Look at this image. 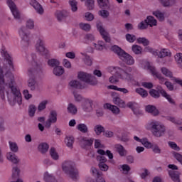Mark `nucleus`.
Listing matches in <instances>:
<instances>
[{
  "label": "nucleus",
  "mask_w": 182,
  "mask_h": 182,
  "mask_svg": "<svg viewBox=\"0 0 182 182\" xmlns=\"http://www.w3.org/2000/svg\"><path fill=\"white\" fill-rule=\"evenodd\" d=\"M1 53L3 58H4L5 60L7 62L9 65V70L5 74V77L6 79V82H5V78H4V70L0 68V96L2 100L5 99V90L10 89L11 93L14 95V98L13 102L11 101L9 98V92L6 91L8 100L11 105V106H15L16 103H18V106L22 105V94H21V91L16 88L15 85V78L14 77V74H12V70L14 69V63H12V57L8 53L5 47H2L1 49Z\"/></svg>",
  "instance_id": "obj_1"
},
{
  "label": "nucleus",
  "mask_w": 182,
  "mask_h": 182,
  "mask_svg": "<svg viewBox=\"0 0 182 182\" xmlns=\"http://www.w3.org/2000/svg\"><path fill=\"white\" fill-rule=\"evenodd\" d=\"M33 65L35 66V69H29L28 71V75L29 76V80L28 81V87L31 90H35V85H36V81H35V73H38L42 70V66L38 65L36 62V54L31 55Z\"/></svg>",
  "instance_id": "obj_2"
},
{
  "label": "nucleus",
  "mask_w": 182,
  "mask_h": 182,
  "mask_svg": "<svg viewBox=\"0 0 182 182\" xmlns=\"http://www.w3.org/2000/svg\"><path fill=\"white\" fill-rule=\"evenodd\" d=\"M109 70H114L119 79L127 80L128 82L133 80V75L130 74L132 72L131 67H124V68L119 67H109Z\"/></svg>",
  "instance_id": "obj_3"
},
{
  "label": "nucleus",
  "mask_w": 182,
  "mask_h": 182,
  "mask_svg": "<svg viewBox=\"0 0 182 182\" xmlns=\"http://www.w3.org/2000/svg\"><path fill=\"white\" fill-rule=\"evenodd\" d=\"M62 168L65 174H69L73 180H77L79 171L76 168L75 162L71 161H65L63 165Z\"/></svg>",
  "instance_id": "obj_4"
},
{
  "label": "nucleus",
  "mask_w": 182,
  "mask_h": 182,
  "mask_svg": "<svg viewBox=\"0 0 182 182\" xmlns=\"http://www.w3.org/2000/svg\"><path fill=\"white\" fill-rule=\"evenodd\" d=\"M111 50L114 53H117L118 55L119 59L125 62L127 65H134V58H133L130 55L125 53L123 49L117 46H113L111 48Z\"/></svg>",
  "instance_id": "obj_5"
},
{
  "label": "nucleus",
  "mask_w": 182,
  "mask_h": 182,
  "mask_svg": "<svg viewBox=\"0 0 182 182\" xmlns=\"http://www.w3.org/2000/svg\"><path fill=\"white\" fill-rule=\"evenodd\" d=\"M149 126H151L152 134L155 137H161L166 132V127L157 121L151 122Z\"/></svg>",
  "instance_id": "obj_6"
},
{
  "label": "nucleus",
  "mask_w": 182,
  "mask_h": 182,
  "mask_svg": "<svg viewBox=\"0 0 182 182\" xmlns=\"http://www.w3.org/2000/svg\"><path fill=\"white\" fill-rule=\"evenodd\" d=\"M35 47L36 50L38 52L40 55L46 56V58L49 56V50L45 48V40L43 39V37H38Z\"/></svg>",
  "instance_id": "obj_7"
},
{
  "label": "nucleus",
  "mask_w": 182,
  "mask_h": 182,
  "mask_svg": "<svg viewBox=\"0 0 182 182\" xmlns=\"http://www.w3.org/2000/svg\"><path fill=\"white\" fill-rule=\"evenodd\" d=\"M160 93L164 97H166L168 100V102L171 103V105H176V102H174V100L172 99L171 96L170 95L167 94L166 90L161 89L159 90V91L152 89L149 92V95L152 97H154L155 99H158V97H160Z\"/></svg>",
  "instance_id": "obj_8"
},
{
  "label": "nucleus",
  "mask_w": 182,
  "mask_h": 182,
  "mask_svg": "<svg viewBox=\"0 0 182 182\" xmlns=\"http://www.w3.org/2000/svg\"><path fill=\"white\" fill-rule=\"evenodd\" d=\"M78 79L82 82H85V83H90V85H95L97 84V80H96V77L94 75L87 74L85 72H80L78 73Z\"/></svg>",
  "instance_id": "obj_9"
},
{
  "label": "nucleus",
  "mask_w": 182,
  "mask_h": 182,
  "mask_svg": "<svg viewBox=\"0 0 182 182\" xmlns=\"http://www.w3.org/2000/svg\"><path fill=\"white\" fill-rule=\"evenodd\" d=\"M19 36L21 38V43L25 46H29L30 38L29 31L25 27L21 28L18 31Z\"/></svg>",
  "instance_id": "obj_10"
},
{
  "label": "nucleus",
  "mask_w": 182,
  "mask_h": 182,
  "mask_svg": "<svg viewBox=\"0 0 182 182\" xmlns=\"http://www.w3.org/2000/svg\"><path fill=\"white\" fill-rule=\"evenodd\" d=\"M7 5L10 8V11L15 19H20L21 14L16 8V4L12 0H7Z\"/></svg>",
  "instance_id": "obj_11"
},
{
  "label": "nucleus",
  "mask_w": 182,
  "mask_h": 182,
  "mask_svg": "<svg viewBox=\"0 0 182 182\" xmlns=\"http://www.w3.org/2000/svg\"><path fill=\"white\" fill-rule=\"evenodd\" d=\"M111 95L113 99V102L114 103V105H117V106H119V107H126V102H124L123 100L120 99V97L119 94H117V92H112Z\"/></svg>",
  "instance_id": "obj_12"
},
{
  "label": "nucleus",
  "mask_w": 182,
  "mask_h": 182,
  "mask_svg": "<svg viewBox=\"0 0 182 182\" xmlns=\"http://www.w3.org/2000/svg\"><path fill=\"white\" fill-rule=\"evenodd\" d=\"M146 65H147L148 70H150L153 76H156V77H157L158 79H159V80H161V83H163V82L166 80L164 77H163L161 74L159 73L157 70H156V68L150 65V63H147Z\"/></svg>",
  "instance_id": "obj_13"
},
{
  "label": "nucleus",
  "mask_w": 182,
  "mask_h": 182,
  "mask_svg": "<svg viewBox=\"0 0 182 182\" xmlns=\"http://www.w3.org/2000/svg\"><path fill=\"white\" fill-rule=\"evenodd\" d=\"M97 31H99L100 35L102 36V38L107 43H110V37L109 36V33L105 30V28L100 23L97 24Z\"/></svg>",
  "instance_id": "obj_14"
},
{
  "label": "nucleus",
  "mask_w": 182,
  "mask_h": 182,
  "mask_svg": "<svg viewBox=\"0 0 182 182\" xmlns=\"http://www.w3.org/2000/svg\"><path fill=\"white\" fill-rule=\"evenodd\" d=\"M93 141H95L94 138L82 137L80 141L81 146L82 149H87V147L92 146Z\"/></svg>",
  "instance_id": "obj_15"
},
{
  "label": "nucleus",
  "mask_w": 182,
  "mask_h": 182,
  "mask_svg": "<svg viewBox=\"0 0 182 182\" xmlns=\"http://www.w3.org/2000/svg\"><path fill=\"white\" fill-rule=\"evenodd\" d=\"M92 106H93V101L90 100H84L82 105L84 112H92Z\"/></svg>",
  "instance_id": "obj_16"
},
{
  "label": "nucleus",
  "mask_w": 182,
  "mask_h": 182,
  "mask_svg": "<svg viewBox=\"0 0 182 182\" xmlns=\"http://www.w3.org/2000/svg\"><path fill=\"white\" fill-rule=\"evenodd\" d=\"M154 56H159V58H166V56H171V53L170 50L164 48L161 50V51H155L154 52Z\"/></svg>",
  "instance_id": "obj_17"
},
{
  "label": "nucleus",
  "mask_w": 182,
  "mask_h": 182,
  "mask_svg": "<svg viewBox=\"0 0 182 182\" xmlns=\"http://www.w3.org/2000/svg\"><path fill=\"white\" fill-rule=\"evenodd\" d=\"M30 5H31V6H33L38 14H40V15L43 14V8H42V6L36 1V0H31Z\"/></svg>",
  "instance_id": "obj_18"
},
{
  "label": "nucleus",
  "mask_w": 182,
  "mask_h": 182,
  "mask_svg": "<svg viewBox=\"0 0 182 182\" xmlns=\"http://www.w3.org/2000/svg\"><path fill=\"white\" fill-rule=\"evenodd\" d=\"M114 147L121 157H125V156L127 155V151L126 150V149H124V146H123V145L117 144L115 145Z\"/></svg>",
  "instance_id": "obj_19"
},
{
  "label": "nucleus",
  "mask_w": 182,
  "mask_h": 182,
  "mask_svg": "<svg viewBox=\"0 0 182 182\" xmlns=\"http://www.w3.org/2000/svg\"><path fill=\"white\" fill-rule=\"evenodd\" d=\"M104 109H108L109 110H111L114 114H119V113H120V109H119V107L114 105H112L109 103L104 105Z\"/></svg>",
  "instance_id": "obj_20"
},
{
  "label": "nucleus",
  "mask_w": 182,
  "mask_h": 182,
  "mask_svg": "<svg viewBox=\"0 0 182 182\" xmlns=\"http://www.w3.org/2000/svg\"><path fill=\"white\" fill-rule=\"evenodd\" d=\"M127 107L132 109L134 114H139L140 112L139 111V104L133 102H129L127 104Z\"/></svg>",
  "instance_id": "obj_21"
},
{
  "label": "nucleus",
  "mask_w": 182,
  "mask_h": 182,
  "mask_svg": "<svg viewBox=\"0 0 182 182\" xmlns=\"http://www.w3.org/2000/svg\"><path fill=\"white\" fill-rule=\"evenodd\" d=\"M168 174L174 182H180V173L177 171H169Z\"/></svg>",
  "instance_id": "obj_22"
},
{
  "label": "nucleus",
  "mask_w": 182,
  "mask_h": 182,
  "mask_svg": "<svg viewBox=\"0 0 182 182\" xmlns=\"http://www.w3.org/2000/svg\"><path fill=\"white\" fill-rule=\"evenodd\" d=\"M6 157L9 160V161H11V163H14V164H18L19 163V159H18V156L12 152L7 153Z\"/></svg>",
  "instance_id": "obj_23"
},
{
  "label": "nucleus",
  "mask_w": 182,
  "mask_h": 182,
  "mask_svg": "<svg viewBox=\"0 0 182 182\" xmlns=\"http://www.w3.org/2000/svg\"><path fill=\"white\" fill-rule=\"evenodd\" d=\"M55 16H56L58 21H59L60 22L61 21H63V19H65L66 18V16H68V12L65 10L57 11L55 12Z\"/></svg>",
  "instance_id": "obj_24"
},
{
  "label": "nucleus",
  "mask_w": 182,
  "mask_h": 182,
  "mask_svg": "<svg viewBox=\"0 0 182 182\" xmlns=\"http://www.w3.org/2000/svg\"><path fill=\"white\" fill-rule=\"evenodd\" d=\"M146 112L151 113L154 116H157L159 114V109L153 105H147L145 108Z\"/></svg>",
  "instance_id": "obj_25"
},
{
  "label": "nucleus",
  "mask_w": 182,
  "mask_h": 182,
  "mask_svg": "<svg viewBox=\"0 0 182 182\" xmlns=\"http://www.w3.org/2000/svg\"><path fill=\"white\" fill-rule=\"evenodd\" d=\"M69 85L71 87H73L74 89H84L85 86L82 85L80 82L76 80H73L70 82Z\"/></svg>",
  "instance_id": "obj_26"
},
{
  "label": "nucleus",
  "mask_w": 182,
  "mask_h": 182,
  "mask_svg": "<svg viewBox=\"0 0 182 182\" xmlns=\"http://www.w3.org/2000/svg\"><path fill=\"white\" fill-rule=\"evenodd\" d=\"M97 153L98 154H100V156H107L109 160H112L113 159V153H112L110 150H107L106 151H105V150L103 149H98L97 151Z\"/></svg>",
  "instance_id": "obj_27"
},
{
  "label": "nucleus",
  "mask_w": 182,
  "mask_h": 182,
  "mask_svg": "<svg viewBox=\"0 0 182 182\" xmlns=\"http://www.w3.org/2000/svg\"><path fill=\"white\" fill-rule=\"evenodd\" d=\"M53 73L55 76H62V75L65 73V69L62 66L57 65V67L53 69Z\"/></svg>",
  "instance_id": "obj_28"
},
{
  "label": "nucleus",
  "mask_w": 182,
  "mask_h": 182,
  "mask_svg": "<svg viewBox=\"0 0 182 182\" xmlns=\"http://www.w3.org/2000/svg\"><path fill=\"white\" fill-rule=\"evenodd\" d=\"M105 127L100 124H97L94 127V132L97 136H100L102 133H105Z\"/></svg>",
  "instance_id": "obj_29"
},
{
  "label": "nucleus",
  "mask_w": 182,
  "mask_h": 182,
  "mask_svg": "<svg viewBox=\"0 0 182 182\" xmlns=\"http://www.w3.org/2000/svg\"><path fill=\"white\" fill-rule=\"evenodd\" d=\"M146 21V23H148V26H156L157 25V20L154 18V17L149 16L147 17V18L145 20Z\"/></svg>",
  "instance_id": "obj_30"
},
{
  "label": "nucleus",
  "mask_w": 182,
  "mask_h": 182,
  "mask_svg": "<svg viewBox=\"0 0 182 182\" xmlns=\"http://www.w3.org/2000/svg\"><path fill=\"white\" fill-rule=\"evenodd\" d=\"M100 8L102 9H107L109 7V0H97Z\"/></svg>",
  "instance_id": "obj_31"
},
{
  "label": "nucleus",
  "mask_w": 182,
  "mask_h": 182,
  "mask_svg": "<svg viewBox=\"0 0 182 182\" xmlns=\"http://www.w3.org/2000/svg\"><path fill=\"white\" fill-rule=\"evenodd\" d=\"M79 132H81V133H87L89 132V128H87V125L85 124H79L77 125L76 127Z\"/></svg>",
  "instance_id": "obj_32"
},
{
  "label": "nucleus",
  "mask_w": 182,
  "mask_h": 182,
  "mask_svg": "<svg viewBox=\"0 0 182 182\" xmlns=\"http://www.w3.org/2000/svg\"><path fill=\"white\" fill-rule=\"evenodd\" d=\"M68 112L70 114H76L77 113V107L75 105L70 103L68 106Z\"/></svg>",
  "instance_id": "obj_33"
},
{
  "label": "nucleus",
  "mask_w": 182,
  "mask_h": 182,
  "mask_svg": "<svg viewBox=\"0 0 182 182\" xmlns=\"http://www.w3.org/2000/svg\"><path fill=\"white\" fill-rule=\"evenodd\" d=\"M48 120L53 123L58 122V113H56V111L50 112Z\"/></svg>",
  "instance_id": "obj_34"
},
{
  "label": "nucleus",
  "mask_w": 182,
  "mask_h": 182,
  "mask_svg": "<svg viewBox=\"0 0 182 182\" xmlns=\"http://www.w3.org/2000/svg\"><path fill=\"white\" fill-rule=\"evenodd\" d=\"M38 150L41 153H46L49 150V145L46 143H41L38 146Z\"/></svg>",
  "instance_id": "obj_35"
},
{
  "label": "nucleus",
  "mask_w": 182,
  "mask_h": 182,
  "mask_svg": "<svg viewBox=\"0 0 182 182\" xmlns=\"http://www.w3.org/2000/svg\"><path fill=\"white\" fill-rule=\"evenodd\" d=\"M75 142V138L73 136H66L65 143L67 147H73V143Z\"/></svg>",
  "instance_id": "obj_36"
},
{
  "label": "nucleus",
  "mask_w": 182,
  "mask_h": 182,
  "mask_svg": "<svg viewBox=\"0 0 182 182\" xmlns=\"http://www.w3.org/2000/svg\"><path fill=\"white\" fill-rule=\"evenodd\" d=\"M163 6H171L176 4L175 0H159Z\"/></svg>",
  "instance_id": "obj_37"
},
{
  "label": "nucleus",
  "mask_w": 182,
  "mask_h": 182,
  "mask_svg": "<svg viewBox=\"0 0 182 182\" xmlns=\"http://www.w3.org/2000/svg\"><path fill=\"white\" fill-rule=\"evenodd\" d=\"M60 64L59 60L56 59H50L48 61V66H51V68H56L59 66Z\"/></svg>",
  "instance_id": "obj_38"
},
{
  "label": "nucleus",
  "mask_w": 182,
  "mask_h": 182,
  "mask_svg": "<svg viewBox=\"0 0 182 182\" xmlns=\"http://www.w3.org/2000/svg\"><path fill=\"white\" fill-rule=\"evenodd\" d=\"M44 180L46 182H56V179L55 178V176L50 175L48 173H46L44 174Z\"/></svg>",
  "instance_id": "obj_39"
},
{
  "label": "nucleus",
  "mask_w": 182,
  "mask_h": 182,
  "mask_svg": "<svg viewBox=\"0 0 182 182\" xmlns=\"http://www.w3.org/2000/svg\"><path fill=\"white\" fill-rule=\"evenodd\" d=\"M19 168L16 166L13 167V171H12V178L13 180H15L16 178H19V173H20Z\"/></svg>",
  "instance_id": "obj_40"
},
{
  "label": "nucleus",
  "mask_w": 182,
  "mask_h": 182,
  "mask_svg": "<svg viewBox=\"0 0 182 182\" xmlns=\"http://www.w3.org/2000/svg\"><path fill=\"white\" fill-rule=\"evenodd\" d=\"M136 92L138 93V95H140L142 97H147L149 93L146 90L143 88H136Z\"/></svg>",
  "instance_id": "obj_41"
},
{
  "label": "nucleus",
  "mask_w": 182,
  "mask_h": 182,
  "mask_svg": "<svg viewBox=\"0 0 182 182\" xmlns=\"http://www.w3.org/2000/svg\"><path fill=\"white\" fill-rule=\"evenodd\" d=\"M153 15H154L159 21H163L164 20V14L160 11H154Z\"/></svg>",
  "instance_id": "obj_42"
},
{
  "label": "nucleus",
  "mask_w": 182,
  "mask_h": 182,
  "mask_svg": "<svg viewBox=\"0 0 182 182\" xmlns=\"http://www.w3.org/2000/svg\"><path fill=\"white\" fill-rule=\"evenodd\" d=\"M132 52H134V53H135V55H140L143 50L141 47H140L137 45L132 46Z\"/></svg>",
  "instance_id": "obj_43"
},
{
  "label": "nucleus",
  "mask_w": 182,
  "mask_h": 182,
  "mask_svg": "<svg viewBox=\"0 0 182 182\" xmlns=\"http://www.w3.org/2000/svg\"><path fill=\"white\" fill-rule=\"evenodd\" d=\"M161 70L163 75H164V76H166V77H173V73H171V71H170L166 68H162Z\"/></svg>",
  "instance_id": "obj_44"
},
{
  "label": "nucleus",
  "mask_w": 182,
  "mask_h": 182,
  "mask_svg": "<svg viewBox=\"0 0 182 182\" xmlns=\"http://www.w3.org/2000/svg\"><path fill=\"white\" fill-rule=\"evenodd\" d=\"M81 55L84 56V63H85V65H87V66H92V58H90V56L83 53H81Z\"/></svg>",
  "instance_id": "obj_45"
},
{
  "label": "nucleus",
  "mask_w": 182,
  "mask_h": 182,
  "mask_svg": "<svg viewBox=\"0 0 182 182\" xmlns=\"http://www.w3.org/2000/svg\"><path fill=\"white\" fill-rule=\"evenodd\" d=\"M50 155L53 160L59 159V155L56 153V149L53 147L50 149Z\"/></svg>",
  "instance_id": "obj_46"
},
{
  "label": "nucleus",
  "mask_w": 182,
  "mask_h": 182,
  "mask_svg": "<svg viewBox=\"0 0 182 182\" xmlns=\"http://www.w3.org/2000/svg\"><path fill=\"white\" fill-rule=\"evenodd\" d=\"M36 112V107L33 105H31L28 107V114L31 117H33L35 116V113Z\"/></svg>",
  "instance_id": "obj_47"
},
{
  "label": "nucleus",
  "mask_w": 182,
  "mask_h": 182,
  "mask_svg": "<svg viewBox=\"0 0 182 182\" xmlns=\"http://www.w3.org/2000/svg\"><path fill=\"white\" fill-rule=\"evenodd\" d=\"M146 149H152L154 144L149 141L146 138L142 139V144Z\"/></svg>",
  "instance_id": "obj_48"
},
{
  "label": "nucleus",
  "mask_w": 182,
  "mask_h": 182,
  "mask_svg": "<svg viewBox=\"0 0 182 182\" xmlns=\"http://www.w3.org/2000/svg\"><path fill=\"white\" fill-rule=\"evenodd\" d=\"M93 46H95L97 50H103L106 46H105V43L103 41L98 42V44L93 43Z\"/></svg>",
  "instance_id": "obj_49"
},
{
  "label": "nucleus",
  "mask_w": 182,
  "mask_h": 182,
  "mask_svg": "<svg viewBox=\"0 0 182 182\" xmlns=\"http://www.w3.org/2000/svg\"><path fill=\"white\" fill-rule=\"evenodd\" d=\"M119 139H120L121 141H124V142L129 141V140L130 139L129 136V132H122V136H121V137H119Z\"/></svg>",
  "instance_id": "obj_50"
},
{
  "label": "nucleus",
  "mask_w": 182,
  "mask_h": 182,
  "mask_svg": "<svg viewBox=\"0 0 182 182\" xmlns=\"http://www.w3.org/2000/svg\"><path fill=\"white\" fill-rule=\"evenodd\" d=\"M175 60L179 65V68H182V53H177L175 55Z\"/></svg>",
  "instance_id": "obj_51"
},
{
  "label": "nucleus",
  "mask_w": 182,
  "mask_h": 182,
  "mask_svg": "<svg viewBox=\"0 0 182 182\" xmlns=\"http://www.w3.org/2000/svg\"><path fill=\"white\" fill-rule=\"evenodd\" d=\"M80 28L82 31H85V32H89V31H90L91 27L89 23H80Z\"/></svg>",
  "instance_id": "obj_52"
},
{
  "label": "nucleus",
  "mask_w": 182,
  "mask_h": 182,
  "mask_svg": "<svg viewBox=\"0 0 182 182\" xmlns=\"http://www.w3.org/2000/svg\"><path fill=\"white\" fill-rule=\"evenodd\" d=\"M69 4L71 6L73 12H76V11H77V2L76 1V0L70 1Z\"/></svg>",
  "instance_id": "obj_53"
},
{
  "label": "nucleus",
  "mask_w": 182,
  "mask_h": 182,
  "mask_svg": "<svg viewBox=\"0 0 182 182\" xmlns=\"http://www.w3.org/2000/svg\"><path fill=\"white\" fill-rule=\"evenodd\" d=\"M9 146H10V150L13 151V153H16L18 151V145L16 143L11 142L9 141Z\"/></svg>",
  "instance_id": "obj_54"
},
{
  "label": "nucleus",
  "mask_w": 182,
  "mask_h": 182,
  "mask_svg": "<svg viewBox=\"0 0 182 182\" xmlns=\"http://www.w3.org/2000/svg\"><path fill=\"white\" fill-rule=\"evenodd\" d=\"M46 105H48V101L45 100L41 102L38 107V112H42V110L46 109Z\"/></svg>",
  "instance_id": "obj_55"
},
{
  "label": "nucleus",
  "mask_w": 182,
  "mask_h": 182,
  "mask_svg": "<svg viewBox=\"0 0 182 182\" xmlns=\"http://www.w3.org/2000/svg\"><path fill=\"white\" fill-rule=\"evenodd\" d=\"M149 26V24L147 23V21L145 20L144 21H141L138 25V29H147Z\"/></svg>",
  "instance_id": "obj_56"
},
{
  "label": "nucleus",
  "mask_w": 182,
  "mask_h": 182,
  "mask_svg": "<svg viewBox=\"0 0 182 182\" xmlns=\"http://www.w3.org/2000/svg\"><path fill=\"white\" fill-rule=\"evenodd\" d=\"M138 43H142L144 46H148L149 45V40H147L146 38H139L137 39Z\"/></svg>",
  "instance_id": "obj_57"
},
{
  "label": "nucleus",
  "mask_w": 182,
  "mask_h": 182,
  "mask_svg": "<svg viewBox=\"0 0 182 182\" xmlns=\"http://www.w3.org/2000/svg\"><path fill=\"white\" fill-rule=\"evenodd\" d=\"M126 39L130 43H133L136 41V36L128 33L126 35Z\"/></svg>",
  "instance_id": "obj_58"
},
{
  "label": "nucleus",
  "mask_w": 182,
  "mask_h": 182,
  "mask_svg": "<svg viewBox=\"0 0 182 182\" xmlns=\"http://www.w3.org/2000/svg\"><path fill=\"white\" fill-rule=\"evenodd\" d=\"M151 149L154 153H155L156 154H160L161 153V149H160V148L159 147V145L156 144L153 145Z\"/></svg>",
  "instance_id": "obj_59"
},
{
  "label": "nucleus",
  "mask_w": 182,
  "mask_h": 182,
  "mask_svg": "<svg viewBox=\"0 0 182 182\" xmlns=\"http://www.w3.org/2000/svg\"><path fill=\"white\" fill-rule=\"evenodd\" d=\"M168 144L171 147V149H173V150H180V147H178V146H177V144L173 141H169Z\"/></svg>",
  "instance_id": "obj_60"
},
{
  "label": "nucleus",
  "mask_w": 182,
  "mask_h": 182,
  "mask_svg": "<svg viewBox=\"0 0 182 182\" xmlns=\"http://www.w3.org/2000/svg\"><path fill=\"white\" fill-rule=\"evenodd\" d=\"M99 168L101 170V171H107L109 170V166L105 164H99Z\"/></svg>",
  "instance_id": "obj_61"
},
{
  "label": "nucleus",
  "mask_w": 182,
  "mask_h": 182,
  "mask_svg": "<svg viewBox=\"0 0 182 182\" xmlns=\"http://www.w3.org/2000/svg\"><path fill=\"white\" fill-rule=\"evenodd\" d=\"M23 95L26 100H29V99L32 98V95L29 94V91L28 90H24L23 92Z\"/></svg>",
  "instance_id": "obj_62"
},
{
  "label": "nucleus",
  "mask_w": 182,
  "mask_h": 182,
  "mask_svg": "<svg viewBox=\"0 0 182 182\" xmlns=\"http://www.w3.org/2000/svg\"><path fill=\"white\" fill-rule=\"evenodd\" d=\"M34 26H35V23H33V21L32 20L29 19L27 21L26 27L28 29H33Z\"/></svg>",
  "instance_id": "obj_63"
},
{
  "label": "nucleus",
  "mask_w": 182,
  "mask_h": 182,
  "mask_svg": "<svg viewBox=\"0 0 182 182\" xmlns=\"http://www.w3.org/2000/svg\"><path fill=\"white\" fill-rule=\"evenodd\" d=\"M173 156L175 159L178 160L181 164H182V155L178 153H174Z\"/></svg>",
  "instance_id": "obj_64"
}]
</instances>
